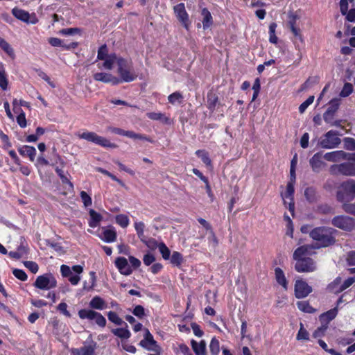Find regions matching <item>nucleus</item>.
<instances>
[{"label": "nucleus", "instance_id": "nucleus-64", "mask_svg": "<svg viewBox=\"0 0 355 355\" xmlns=\"http://www.w3.org/2000/svg\"><path fill=\"white\" fill-rule=\"evenodd\" d=\"M347 263L351 266H355V250L350 251L347 254Z\"/></svg>", "mask_w": 355, "mask_h": 355}, {"label": "nucleus", "instance_id": "nucleus-39", "mask_svg": "<svg viewBox=\"0 0 355 355\" xmlns=\"http://www.w3.org/2000/svg\"><path fill=\"white\" fill-rule=\"evenodd\" d=\"M116 223L122 228L127 227L130 224V220L128 216L125 214H119L115 217Z\"/></svg>", "mask_w": 355, "mask_h": 355}, {"label": "nucleus", "instance_id": "nucleus-5", "mask_svg": "<svg viewBox=\"0 0 355 355\" xmlns=\"http://www.w3.org/2000/svg\"><path fill=\"white\" fill-rule=\"evenodd\" d=\"M131 62L120 58L118 60V73L120 76L121 82L130 83L137 78V75L132 71Z\"/></svg>", "mask_w": 355, "mask_h": 355}, {"label": "nucleus", "instance_id": "nucleus-36", "mask_svg": "<svg viewBox=\"0 0 355 355\" xmlns=\"http://www.w3.org/2000/svg\"><path fill=\"white\" fill-rule=\"evenodd\" d=\"M196 155L201 159L202 162L207 166L211 167V160L209 158V153L205 150H198Z\"/></svg>", "mask_w": 355, "mask_h": 355}, {"label": "nucleus", "instance_id": "nucleus-16", "mask_svg": "<svg viewBox=\"0 0 355 355\" xmlns=\"http://www.w3.org/2000/svg\"><path fill=\"white\" fill-rule=\"evenodd\" d=\"M114 265L120 274L129 276L132 273V269L128 263V259L123 257H119L114 261Z\"/></svg>", "mask_w": 355, "mask_h": 355}, {"label": "nucleus", "instance_id": "nucleus-57", "mask_svg": "<svg viewBox=\"0 0 355 355\" xmlns=\"http://www.w3.org/2000/svg\"><path fill=\"white\" fill-rule=\"evenodd\" d=\"M260 88H261L260 80L259 78H256L254 80V83L253 84V86H252V89L254 92L253 95H252V101H254L257 98L259 91H260Z\"/></svg>", "mask_w": 355, "mask_h": 355}, {"label": "nucleus", "instance_id": "nucleus-47", "mask_svg": "<svg viewBox=\"0 0 355 355\" xmlns=\"http://www.w3.org/2000/svg\"><path fill=\"white\" fill-rule=\"evenodd\" d=\"M81 200L85 207H89L92 204V200L91 196L85 191H82L80 193Z\"/></svg>", "mask_w": 355, "mask_h": 355}, {"label": "nucleus", "instance_id": "nucleus-52", "mask_svg": "<svg viewBox=\"0 0 355 355\" xmlns=\"http://www.w3.org/2000/svg\"><path fill=\"white\" fill-rule=\"evenodd\" d=\"M334 116V114H333L332 113L329 112V111L326 110V112L324 114V119L327 123H330L332 125L338 126L340 124V121H333Z\"/></svg>", "mask_w": 355, "mask_h": 355}, {"label": "nucleus", "instance_id": "nucleus-3", "mask_svg": "<svg viewBox=\"0 0 355 355\" xmlns=\"http://www.w3.org/2000/svg\"><path fill=\"white\" fill-rule=\"evenodd\" d=\"M334 230L329 227H318L312 230V249L326 248L334 243Z\"/></svg>", "mask_w": 355, "mask_h": 355}, {"label": "nucleus", "instance_id": "nucleus-40", "mask_svg": "<svg viewBox=\"0 0 355 355\" xmlns=\"http://www.w3.org/2000/svg\"><path fill=\"white\" fill-rule=\"evenodd\" d=\"M168 100L172 105L181 103L183 100V96L180 92H175L168 96Z\"/></svg>", "mask_w": 355, "mask_h": 355}, {"label": "nucleus", "instance_id": "nucleus-49", "mask_svg": "<svg viewBox=\"0 0 355 355\" xmlns=\"http://www.w3.org/2000/svg\"><path fill=\"white\" fill-rule=\"evenodd\" d=\"M108 50L106 44H103L98 50L97 58L101 60H103L105 58L109 56Z\"/></svg>", "mask_w": 355, "mask_h": 355}, {"label": "nucleus", "instance_id": "nucleus-17", "mask_svg": "<svg viewBox=\"0 0 355 355\" xmlns=\"http://www.w3.org/2000/svg\"><path fill=\"white\" fill-rule=\"evenodd\" d=\"M12 13L17 19L24 22L35 24L37 21L35 15L31 17L27 11L20 8H14L12 10Z\"/></svg>", "mask_w": 355, "mask_h": 355}, {"label": "nucleus", "instance_id": "nucleus-45", "mask_svg": "<svg viewBox=\"0 0 355 355\" xmlns=\"http://www.w3.org/2000/svg\"><path fill=\"white\" fill-rule=\"evenodd\" d=\"M158 249H159V251L161 253L164 259H165V260L169 259L170 255H171V251L168 249V248L164 243H160L158 245Z\"/></svg>", "mask_w": 355, "mask_h": 355}, {"label": "nucleus", "instance_id": "nucleus-50", "mask_svg": "<svg viewBox=\"0 0 355 355\" xmlns=\"http://www.w3.org/2000/svg\"><path fill=\"white\" fill-rule=\"evenodd\" d=\"M17 113L19 114L17 116V123L21 128H26L27 125V121H26L25 113L23 112V110L19 111V112H17Z\"/></svg>", "mask_w": 355, "mask_h": 355}, {"label": "nucleus", "instance_id": "nucleus-62", "mask_svg": "<svg viewBox=\"0 0 355 355\" xmlns=\"http://www.w3.org/2000/svg\"><path fill=\"white\" fill-rule=\"evenodd\" d=\"M128 260L130 261V266L131 268L137 269L141 266V261L133 256H129Z\"/></svg>", "mask_w": 355, "mask_h": 355}, {"label": "nucleus", "instance_id": "nucleus-22", "mask_svg": "<svg viewBox=\"0 0 355 355\" xmlns=\"http://www.w3.org/2000/svg\"><path fill=\"white\" fill-rule=\"evenodd\" d=\"M96 343L92 342L90 345H85L80 348L73 349L72 353L73 355H96Z\"/></svg>", "mask_w": 355, "mask_h": 355}, {"label": "nucleus", "instance_id": "nucleus-31", "mask_svg": "<svg viewBox=\"0 0 355 355\" xmlns=\"http://www.w3.org/2000/svg\"><path fill=\"white\" fill-rule=\"evenodd\" d=\"M8 86V80L6 72L5 65L0 62V87L2 90L6 91Z\"/></svg>", "mask_w": 355, "mask_h": 355}, {"label": "nucleus", "instance_id": "nucleus-15", "mask_svg": "<svg viewBox=\"0 0 355 355\" xmlns=\"http://www.w3.org/2000/svg\"><path fill=\"white\" fill-rule=\"evenodd\" d=\"M98 236L105 243H113L116 240L117 234L115 228L109 225L102 227V232Z\"/></svg>", "mask_w": 355, "mask_h": 355}, {"label": "nucleus", "instance_id": "nucleus-32", "mask_svg": "<svg viewBox=\"0 0 355 355\" xmlns=\"http://www.w3.org/2000/svg\"><path fill=\"white\" fill-rule=\"evenodd\" d=\"M118 60L119 57L116 56V53H110L108 57L103 60V67L105 69L111 70L114 63L116 62L118 64Z\"/></svg>", "mask_w": 355, "mask_h": 355}, {"label": "nucleus", "instance_id": "nucleus-7", "mask_svg": "<svg viewBox=\"0 0 355 355\" xmlns=\"http://www.w3.org/2000/svg\"><path fill=\"white\" fill-rule=\"evenodd\" d=\"M33 286L40 290L49 291L57 286V280L52 273L48 272L37 276Z\"/></svg>", "mask_w": 355, "mask_h": 355}, {"label": "nucleus", "instance_id": "nucleus-27", "mask_svg": "<svg viewBox=\"0 0 355 355\" xmlns=\"http://www.w3.org/2000/svg\"><path fill=\"white\" fill-rule=\"evenodd\" d=\"M201 15L202 17V26L206 30L213 24V17L211 12L206 8L202 9Z\"/></svg>", "mask_w": 355, "mask_h": 355}, {"label": "nucleus", "instance_id": "nucleus-37", "mask_svg": "<svg viewBox=\"0 0 355 355\" xmlns=\"http://www.w3.org/2000/svg\"><path fill=\"white\" fill-rule=\"evenodd\" d=\"M124 136L134 139L144 140L150 143L153 142V140L150 139L148 137L144 135L135 133L133 131L125 130Z\"/></svg>", "mask_w": 355, "mask_h": 355}, {"label": "nucleus", "instance_id": "nucleus-19", "mask_svg": "<svg viewBox=\"0 0 355 355\" xmlns=\"http://www.w3.org/2000/svg\"><path fill=\"white\" fill-rule=\"evenodd\" d=\"M311 289L309 286L304 281L298 279L295 284V295L297 298H303L309 295Z\"/></svg>", "mask_w": 355, "mask_h": 355}, {"label": "nucleus", "instance_id": "nucleus-42", "mask_svg": "<svg viewBox=\"0 0 355 355\" xmlns=\"http://www.w3.org/2000/svg\"><path fill=\"white\" fill-rule=\"evenodd\" d=\"M209 350L212 355H218L220 352V343L218 339L213 338L209 344Z\"/></svg>", "mask_w": 355, "mask_h": 355}, {"label": "nucleus", "instance_id": "nucleus-54", "mask_svg": "<svg viewBox=\"0 0 355 355\" xmlns=\"http://www.w3.org/2000/svg\"><path fill=\"white\" fill-rule=\"evenodd\" d=\"M298 309L305 313H311V305L309 301H300L297 303Z\"/></svg>", "mask_w": 355, "mask_h": 355}, {"label": "nucleus", "instance_id": "nucleus-58", "mask_svg": "<svg viewBox=\"0 0 355 355\" xmlns=\"http://www.w3.org/2000/svg\"><path fill=\"white\" fill-rule=\"evenodd\" d=\"M339 107V100L338 99H334L330 101L329 105L327 109L329 112L332 113L334 114Z\"/></svg>", "mask_w": 355, "mask_h": 355}, {"label": "nucleus", "instance_id": "nucleus-51", "mask_svg": "<svg viewBox=\"0 0 355 355\" xmlns=\"http://www.w3.org/2000/svg\"><path fill=\"white\" fill-rule=\"evenodd\" d=\"M24 266L28 268L31 272L35 274L39 270V266L36 262L32 261H26L24 262Z\"/></svg>", "mask_w": 355, "mask_h": 355}, {"label": "nucleus", "instance_id": "nucleus-60", "mask_svg": "<svg viewBox=\"0 0 355 355\" xmlns=\"http://www.w3.org/2000/svg\"><path fill=\"white\" fill-rule=\"evenodd\" d=\"M35 71L37 73V75L44 80H45L50 86L52 87H55V85L51 81L50 78L48 76V75L42 71L41 69H35Z\"/></svg>", "mask_w": 355, "mask_h": 355}, {"label": "nucleus", "instance_id": "nucleus-6", "mask_svg": "<svg viewBox=\"0 0 355 355\" xmlns=\"http://www.w3.org/2000/svg\"><path fill=\"white\" fill-rule=\"evenodd\" d=\"M77 135L80 139L92 142L104 148H114L116 147L115 144L112 143L109 139H106L105 137L99 136L94 132L87 131L83 133H78Z\"/></svg>", "mask_w": 355, "mask_h": 355}, {"label": "nucleus", "instance_id": "nucleus-9", "mask_svg": "<svg viewBox=\"0 0 355 355\" xmlns=\"http://www.w3.org/2000/svg\"><path fill=\"white\" fill-rule=\"evenodd\" d=\"M355 197V181L347 180L342 183L340 190L337 192L340 202L349 201Z\"/></svg>", "mask_w": 355, "mask_h": 355}, {"label": "nucleus", "instance_id": "nucleus-8", "mask_svg": "<svg viewBox=\"0 0 355 355\" xmlns=\"http://www.w3.org/2000/svg\"><path fill=\"white\" fill-rule=\"evenodd\" d=\"M342 135L343 133L336 130H329L320 138L319 144L320 146L324 148L330 149L336 148L341 142L340 136Z\"/></svg>", "mask_w": 355, "mask_h": 355}, {"label": "nucleus", "instance_id": "nucleus-55", "mask_svg": "<svg viewBox=\"0 0 355 355\" xmlns=\"http://www.w3.org/2000/svg\"><path fill=\"white\" fill-rule=\"evenodd\" d=\"M344 147L347 150H355V139L350 137H346L343 140Z\"/></svg>", "mask_w": 355, "mask_h": 355}, {"label": "nucleus", "instance_id": "nucleus-26", "mask_svg": "<svg viewBox=\"0 0 355 355\" xmlns=\"http://www.w3.org/2000/svg\"><path fill=\"white\" fill-rule=\"evenodd\" d=\"M191 345L196 355L206 354V343L205 340H202L200 342L198 343L194 340H191Z\"/></svg>", "mask_w": 355, "mask_h": 355}, {"label": "nucleus", "instance_id": "nucleus-44", "mask_svg": "<svg viewBox=\"0 0 355 355\" xmlns=\"http://www.w3.org/2000/svg\"><path fill=\"white\" fill-rule=\"evenodd\" d=\"M183 257L182 255L178 252H173L171 257V263L175 266H180L182 263Z\"/></svg>", "mask_w": 355, "mask_h": 355}, {"label": "nucleus", "instance_id": "nucleus-59", "mask_svg": "<svg viewBox=\"0 0 355 355\" xmlns=\"http://www.w3.org/2000/svg\"><path fill=\"white\" fill-rule=\"evenodd\" d=\"M132 313L137 318L141 319L145 315V309L141 305L135 306Z\"/></svg>", "mask_w": 355, "mask_h": 355}, {"label": "nucleus", "instance_id": "nucleus-30", "mask_svg": "<svg viewBox=\"0 0 355 355\" xmlns=\"http://www.w3.org/2000/svg\"><path fill=\"white\" fill-rule=\"evenodd\" d=\"M275 279L277 282L281 285L285 290L288 288V282L285 277L284 271L280 268L275 269Z\"/></svg>", "mask_w": 355, "mask_h": 355}, {"label": "nucleus", "instance_id": "nucleus-53", "mask_svg": "<svg viewBox=\"0 0 355 355\" xmlns=\"http://www.w3.org/2000/svg\"><path fill=\"white\" fill-rule=\"evenodd\" d=\"M89 275L91 277V279H90L91 284L89 286H87L86 282H84V284H83V289L86 290V291H89V290L92 289L96 285V272L94 271H91L89 272Z\"/></svg>", "mask_w": 355, "mask_h": 355}, {"label": "nucleus", "instance_id": "nucleus-2", "mask_svg": "<svg viewBox=\"0 0 355 355\" xmlns=\"http://www.w3.org/2000/svg\"><path fill=\"white\" fill-rule=\"evenodd\" d=\"M305 239L300 238L298 245L293 254V259L295 261V270L298 272H308L311 270V245L303 244Z\"/></svg>", "mask_w": 355, "mask_h": 355}, {"label": "nucleus", "instance_id": "nucleus-13", "mask_svg": "<svg viewBox=\"0 0 355 355\" xmlns=\"http://www.w3.org/2000/svg\"><path fill=\"white\" fill-rule=\"evenodd\" d=\"M294 191V184H293V182H288L285 193H282V197L284 200V205H288V209L293 215L294 214L295 210V205L293 200Z\"/></svg>", "mask_w": 355, "mask_h": 355}, {"label": "nucleus", "instance_id": "nucleus-18", "mask_svg": "<svg viewBox=\"0 0 355 355\" xmlns=\"http://www.w3.org/2000/svg\"><path fill=\"white\" fill-rule=\"evenodd\" d=\"M355 282V277H351L347 278L344 282L336 288V286L339 285L341 282V278L340 277L335 279L331 284L329 285V288L334 291L335 293H340L352 286Z\"/></svg>", "mask_w": 355, "mask_h": 355}, {"label": "nucleus", "instance_id": "nucleus-35", "mask_svg": "<svg viewBox=\"0 0 355 355\" xmlns=\"http://www.w3.org/2000/svg\"><path fill=\"white\" fill-rule=\"evenodd\" d=\"M108 320L116 324V325H125V327H128V324L117 315L116 313L114 311H109L107 314Z\"/></svg>", "mask_w": 355, "mask_h": 355}, {"label": "nucleus", "instance_id": "nucleus-33", "mask_svg": "<svg viewBox=\"0 0 355 355\" xmlns=\"http://www.w3.org/2000/svg\"><path fill=\"white\" fill-rule=\"evenodd\" d=\"M0 47L1 49L5 51L10 58L12 59L15 58V54L13 48L11 45L6 41L3 38L0 37Z\"/></svg>", "mask_w": 355, "mask_h": 355}, {"label": "nucleus", "instance_id": "nucleus-12", "mask_svg": "<svg viewBox=\"0 0 355 355\" xmlns=\"http://www.w3.org/2000/svg\"><path fill=\"white\" fill-rule=\"evenodd\" d=\"M173 11L175 17L178 21L181 23L182 26L187 30L189 31L191 26V21L189 20V14L187 13L184 3H180L173 7Z\"/></svg>", "mask_w": 355, "mask_h": 355}, {"label": "nucleus", "instance_id": "nucleus-14", "mask_svg": "<svg viewBox=\"0 0 355 355\" xmlns=\"http://www.w3.org/2000/svg\"><path fill=\"white\" fill-rule=\"evenodd\" d=\"M139 345L148 351H153L159 353L160 349L157 342L154 340L153 336L148 330L146 331L144 338L140 341Z\"/></svg>", "mask_w": 355, "mask_h": 355}, {"label": "nucleus", "instance_id": "nucleus-48", "mask_svg": "<svg viewBox=\"0 0 355 355\" xmlns=\"http://www.w3.org/2000/svg\"><path fill=\"white\" fill-rule=\"evenodd\" d=\"M353 92V85L351 83H346L340 93V96H342V97H347L348 96H349Z\"/></svg>", "mask_w": 355, "mask_h": 355}, {"label": "nucleus", "instance_id": "nucleus-34", "mask_svg": "<svg viewBox=\"0 0 355 355\" xmlns=\"http://www.w3.org/2000/svg\"><path fill=\"white\" fill-rule=\"evenodd\" d=\"M128 327L123 328H116L112 329V333L122 339H128L131 336L130 331L127 329Z\"/></svg>", "mask_w": 355, "mask_h": 355}, {"label": "nucleus", "instance_id": "nucleus-23", "mask_svg": "<svg viewBox=\"0 0 355 355\" xmlns=\"http://www.w3.org/2000/svg\"><path fill=\"white\" fill-rule=\"evenodd\" d=\"M49 43L55 47H62L65 50H69L71 49H75L78 46L77 42H72L69 44H64L63 41L57 37H50L49 39Z\"/></svg>", "mask_w": 355, "mask_h": 355}, {"label": "nucleus", "instance_id": "nucleus-4", "mask_svg": "<svg viewBox=\"0 0 355 355\" xmlns=\"http://www.w3.org/2000/svg\"><path fill=\"white\" fill-rule=\"evenodd\" d=\"M83 272V267L80 265L73 266L70 268L67 265L60 266V272L63 277H67L69 282L73 286L78 284L81 279L80 274Z\"/></svg>", "mask_w": 355, "mask_h": 355}, {"label": "nucleus", "instance_id": "nucleus-24", "mask_svg": "<svg viewBox=\"0 0 355 355\" xmlns=\"http://www.w3.org/2000/svg\"><path fill=\"white\" fill-rule=\"evenodd\" d=\"M345 152L343 150H336L327 153L324 155V158L329 162H339L345 159Z\"/></svg>", "mask_w": 355, "mask_h": 355}, {"label": "nucleus", "instance_id": "nucleus-41", "mask_svg": "<svg viewBox=\"0 0 355 355\" xmlns=\"http://www.w3.org/2000/svg\"><path fill=\"white\" fill-rule=\"evenodd\" d=\"M135 228L136 230V232L137 234L138 237L141 239V241H144V228L145 225L141 221L135 222Z\"/></svg>", "mask_w": 355, "mask_h": 355}, {"label": "nucleus", "instance_id": "nucleus-21", "mask_svg": "<svg viewBox=\"0 0 355 355\" xmlns=\"http://www.w3.org/2000/svg\"><path fill=\"white\" fill-rule=\"evenodd\" d=\"M338 309L336 306L326 312L321 313L319 315V321L321 324H324L326 326H329V324L338 315Z\"/></svg>", "mask_w": 355, "mask_h": 355}, {"label": "nucleus", "instance_id": "nucleus-61", "mask_svg": "<svg viewBox=\"0 0 355 355\" xmlns=\"http://www.w3.org/2000/svg\"><path fill=\"white\" fill-rule=\"evenodd\" d=\"M328 327L324 324H321V326L318 327L313 333V336L315 338H319L324 335Z\"/></svg>", "mask_w": 355, "mask_h": 355}, {"label": "nucleus", "instance_id": "nucleus-63", "mask_svg": "<svg viewBox=\"0 0 355 355\" xmlns=\"http://www.w3.org/2000/svg\"><path fill=\"white\" fill-rule=\"evenodd\" d=\"M343 209L346 213L355 216V203H344Z\"/></svg>", "mask_w": 355, "mask_h": 355}, {"label": "nucleus", "instance_id": "nucleus-11", "mask_svg": "<svg viewBox=\"0 0 355 355\" xmlns=\"http://www.w3.org/2000/svg\"><path fill=\"white\" fill-rule=\"evenodd\" d=\"M332 225L345 231L350 232L355 225V220L353 218L347 216H337L331 220Z\"/></svg>", "mask_w": 355, "mask_h": 355}, {"label": "nucleus", "instance_id": "nucleus-43", "mask_svg": "<svg viewBox=\"0 0 355 355\" xmlns=\"http://www.w3.org/2000/svg\"><path fill=\"white\" fill-rule=\"evenodd\" d=\"M55 172L58 174V175L60 177V180H61L62 183L68 184L71 189H73V183L64 174V172H63V171L62 169H60L58 167H56L55 168Z\"/></svg>", "mask_w": 355, "mask_h": 355}, {"label": "nucleus", "instance_id": "nucleus-20", "mask_svg": "<svg viewBox=\"0 0 355 355\" xmlns=\"http://www.w3.org/2000/svg\"><path fill=\"white\" fill-rule=\"evenodd\" d=\"M94 79L96 81L102 82L104 83H112L113 85H118L121 83L119 78L112 76L111 73L99 72L94 75Z\"/></svg>", "mask_w": 355, "mask_h": 355}, {"label": "nucleus", "instance_id": "nucleus-25", "mask_svg": "<svg viewBox=\"0 0 355 355\" xmlns=\"http://www.w3.org/2000/svg\"><path fill=\"white\" fill-rule=\"evenodd\" d=\"M89 220L88 221L89 226L95 228L99 225L100 222L103 219V216L95 210L90 209L89 211Z\"/></svg>", "mask_w": 355, "mask_h": 355}, {"label": "nucleus", "instance_id": "nucleus-56", "mask_svg": "<svg viewBox=\"0 0 355 355\" xmlns=\"http://www.w3.org/2000/svg\"><path fill=\"white\" fill-rule=\"evenodd\" d=\"M14 276L21 281H26L28 279L26 273L21 269H14L12 270Z\"/></svg>", "mask_w": 355, "mask_h": 355}, {"label": "nucleus", "instance_id": "nucleus-38", "mask_svg": "<svg viewBox=\"0 0 355 355\" xmlns=\"http://www.w3.org/2000/svg\"><path fill=\"white\" fill-rule=\"evenodd\" d=\"M277 26V25L275 22L270 23L269 25V42L274 44L278 42V37L275 35Z\"/></svg>", "mask_w": 355, "mask_h": 355}, {"label": "nucleus", "instance_id": "nucleus-46", "mask_svg": "<svg viewBox=\"0 0 355 355\" xmlns=\"http://www.w3.org/2000/svg\"><path fill=\"white\" fill-rule=\"evenodd\" d=\"M297 339L298 340H309V334L304 327V324L302 322L300 323V328L297 334Z\"/></svg>", "mask_w": 355, "mask_h": 355}, {"label": "nucleus", "instance_id": "nucleus-1", "mask_svg": "<svg viewBox=\"0 0 355 355\" xmlns=\"http://www.w3.org/2000/svg\"><path fill=\"white\" fill-rule=\"evenodd\" d=\"M90 309H83L78 311V316L80 319L94 320L100 327H105L107 323L105 318L99 312L94 310L102 311L107 308L106 302L100 296H94L89 302Z\"/></svg>", "mask_w": 355, "mask_h": 355}, {"label": "nucleus", "instance_id": "nucleus-29", "mask_svg": "<svg viewBox=\"0 0 355 355\" xmlns=\"http://www.w3.org/2000/svg\"><path fill=\"white\" fill-rule=\"evenodd\" d=\"M146 116L153 121H159L165 124H170L171 120L164 114L161 112H148Z\"/></svg>", "mask_w": 355, "mask_h": 355}, {"label": "nucleus", "instance_id": "nucleus-28", "mask_svg": "<svg viewBox=\"0 0 355 355\" xmlns=\"http://www.w3.org/2000/svg\"><path fill=\"white\" fill-rule=\"evenodd\" d=\"M19 154L22 156H27L31 161H33L36 155V149L30 146H23L18 149Z\"/></svg>", "mask_w": 355, "mask_h": 355}, {"label": "nucleus", "instance_id": "nucleus-10", "mask_svg": "<svg viewBox=\"0 0 355 355\" xmlns=\"http://www.w3.org/2000/svg\"><path fill=\"white\" fill-rule=\"evenodd\" d=\"M330 172L333 175H343L347 176L355 175V163L347 162L340 164H334L330 167Z\"/></svg>", "mask_w": 355, "mask_h": 355}]
</instances>
